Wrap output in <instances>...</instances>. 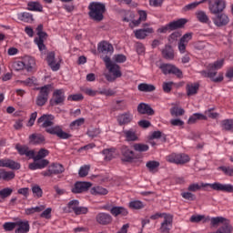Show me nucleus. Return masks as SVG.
I'll list each match as a JSON object with an SVG mask.
<instances>
[{
    "label": "nucleus",
    "instance_id": "obj_1",
    "mask_svg": "<svg viewBox=\"0 0 233 233\" xmlns=\"http://www.w3.org/2000/svg\"><path fill=\"white\" fill-rule=\"evenodd\" d=\"M54 116L53 115H43L37 119L38 125L41 128H45V131L51 136H56L59 139H70L71 134H68L63 130V127L56 125L54 126Z\"/></svg>",
    "mask_w": 233,
    "mask_h": 233
},
{
    "label": "nucleus",
    "instance_id": "obj_2",
    "mask_svg": "<svg viewBox=\"0 0 233 233\" xmlns=\"http://www.w3.org/2000/svg\"><path fill=\"white\" fill-rule=\"evenodd\" d=\"M207 187H209L212 188V190H217L218 192H228V193H233V186L231 184H221L219 182H215L213 184H190L187 187V190L189 192H198V190H201V188H205Z\"/></svg>",
    "mask_w": 233,
    "mask_h": 233
},
{
    "label": "nucleus",
    "instance_id": "obj_3",
    "mask_svg": "<svg viewBox=\"0 0 233 233\" xmlns=\"http://www.w3.org/2000/svg\"><path fill=\"white\" fill-rule=\"evenodd\" d=\"M103 61L106 65V68H107L109 72L108 74H105V77L106 81H108L109 83H114L116 79L123 76V73H121V66L112 62V60L110 59V56H106L103 58Z\"/></svg>",
    "mask_w": 233,
    "mask_h": 233
},
{
    "label": "nucleus",
    "instance_id": "obj_4",
    "mask_svg": "<svg viewBox=\"0 0 233 233\" xmlns=\"http://www.w3.org/2000/svg\"><path fill=\"white\" fill-rule=\"evenodd\" d=\"M225 60L220 59L216 61L214 64H209L208 66V71H200L201 76H203V77H209V79H212L214 83H221V81H223V74L220 73L218 77H216V76L218 75V70L223 66Z\"/></svg>",
    "mask_w": 233,
    "mask_h": 233
},
{
    "label": "nucleus",
    "instance_id": "obj_5",
    "mask_svg": "<svg viewBox=\"0 0 233 233\" xmlns=\"http://www.w3.org/2000/svg\"><path fill=\"white\" fill-rule=\"evenodd\" d=\"M219 225H222L218 229V233H232L233 228L230 225V220L223 218V217H215L211 218V227L213 228H218Z\"/></svg>",
    "mask_w": 233,
    "mask_h": 233
},
{
    "label": "nucleus",
    "instance_id": "obj_6",
    "mask_svg": "<svg viewBox=\"0 0 233 233\" xmlns=\"http://www.w3.org/2000/svg\"><path fill=\"white\" fill-rule=\"evenodd\" d=\"M89 17L94 21H103V14H105V5L97 2H92L89 6Z\"/></svg>",
    "mask_w": 233,
    "mask_h": 233
},
{
    "label": "nucleus",
    "instance_id": "obj_7",
    "mask_svg": "<svg viewBox=\"0 0 233 233\" xmlns=\"http://www.w3.org/2000/svg\"><path fill=\"white\" fill-rule=\"evenodd\" d=\"M39 90L40 92L36 97V105L37 106H45L48 101V96H50V92L54 90V86H52V84L46 85L40 87Z\"/></svg>",
    "mask_w": 233,
    "mask_h": 233
},
{
    "label": "nucleus",
    "instance_id": "obj_8",
    "mask_svg": "<svg viewBox=\"0 0 233 233\" xmlns=\"http://www.w3.org/2000/svg\"><path fill=\"white\" fill-rule=\"evenodd\" d=\"M187 23H188V20L185 19V18H180L178 20L170 22L169 24L166 25L165 26H162L160 28H158V32L160 34H167V32H172L174 30H177V28H183V26H185V25H187Z\"/></svg>",
    "mask_w": 233,
    "mask_h": 233
},
{
    "label": "nucleus",
    "instance_id": "obj_9",
    "mask_svg": "<svg viewBox=\"0 0 233 233\" xmlns=\"http://www.w3.org/2000/svg\"><path fill=\"white\" fill-rule=\"evenodd\" d=\"M227 8V1L226 0H211L208 1V10L210 14L216 15L218 14H222Z\"/></svg>",
    "mask_w": 233,
    "mask_h": 233
},
{
    "label": "nucleus",
    "instance_id": "obj_10",
    "mask_svg": "<svg viewBox=\"0 0 233 233\" xmlns=\"http://www.w3.org/2000/svg\"><path fill=\"white\" fill-rule=\"evenodd\" d=\"M160 69L165 76H167V74H173V76H176L179 79L183 77V71L172 64H162Z\"/></svg>",
    "mask_w": 233,
    "mask_h": 233
},
{
    "label": "nucleus",
    "instance_id": "obj_11",
    "mask_svg": "<svg viewBox=\"0 0 233 233\" xmlns=\"http://www.w3.org/2000/svg\"><path fill=\"white\" fill-rule=\"evenodd\" d=\"M65 172V167L59 163H53L48 167V170L42 172V176L46 177H52V176H57V174H63Z\"/></svg>",
    "mask_w": 233,
    "mask_h": 233
},
{
    "label": "nucleus",
    "instance_id": "obj_12",
    "mask_svg": "<svg viewBox=\"0 0 233 233\" xmlns=\"http://www.w3.org/2000/svg\"><path fill=\"white\" fill-rule=\"evenodd\" d=\"M212 21L215 26L221 28L222 26H227V25L230 23V18H228V15H227L225 13H218L215 15V16L212 18Z\"/></svg>",
    "mask_w": 233,
    "mask_h": 233
},
{
    "label": "nucleus",
    "instance_id": "obj_13",
    "mask_svg": "<svg viewBox=\"0 0 233 233\" xmlns=\"http://www.w3.org/2000/svg\"><path fill=\"white\" fill-rule=\"evenodd\" d=\"M97 50L100 54L107 56V57H110V56L114 54V46H112V44L106 41L100 42L98 44Z\"/></svg>",
    "mask_w": 233,
    "mask_h": 233
},
{
    "label": "nucleus",
    "instance_id": "obj_14",
    "mask_svg": "<svg viewBox=\"0 0 233 233\" xmlns=\"http://www.w3.org/2000/svg\"><path fill=\"white\" fill-rule=\"evenodd\" d=\"M122 161L124 163H132L136 159V155L128 147L123 146L121 147Z\"/></svg>",
    "mask_w": 233,
    "mask_h": 233
},
{
    "label": "nucleus",
    "instance_id": "obj_15",
    "mask_svg": "<svg viewBox=\"0 0 233 233\" xmlns=\"http://www.w3.org/2000/svg\"><path fill=\"white\" fill-rule=\"evenodd\" d=\"M96 221L98 223V225H103L106 227V225H110L112 223V215L105 212H99L96 216Z\"/></svg>",
    "mask_w": 233,
    "mask_h": 233
},
{
    "label": "nucleus",
    "instance_id": "obj_16",
    "mask_svg": "<svg viewBox=\"0 0 233 233\" xmlns=\"http://www.w3.org/2000/svg\"><path fill=\"white\" fill-rule=\"evenodd\" d=\"M134 119V115L130 111H127L125 113H122L117 116L116 121L119 125V127H123L125 125H129V123H132V120Z\"/></svg>",
    "mask_w": 233,
    "mask_h": 233
},
{
    "label": "nucleus",
    "instance_id": "obj_17",
    "mask_svg": "<svg viewBox=\"0 0 233 233\" xmlns=\"http://www.w3.org/2000/svg\"><path fill=\"white\" fill-rule=\"evenodd\" d=\"M90 187H92V183L90 182L77 181L75 183L74 187L71 189V192H73V194H81L83 192H86V190H88Z\"/></svg>",
    "mask_w": 233,
    "mask_h": 233
},
{
    "label": "nucleus",
    "instance_id": "obj_18",
    "mask_svg": "<svg viewBox=\"0 0 233 233\" xmlns=\"http://www.w3.org/2000/svg\"><path fill=\"white\" fill-rule=\"evenodd\" d=\"M0 167L4 168H10V170H19L21 164L10 158L0 159Z\"/></svg>",
    "mask_w": 233,
    "mask_h": 233
},
{
    "label": "nucleus",
    "instance_id": "obj_19",
    "mask_svg": "<svg viewBox=\"0 0 233 233\" xmlns=\"http://www.w3.org/2000/svg\"><path fill=\"white\" fill-rule=\"evenodd\" d=\"M46 62L48 66H50L53 72H57L61 68V64L59 62L56 63V53L50 52L47 54Z\"/></svg>",
    "mask_w": 233,
    "mask_h": 233
},
{
    "label": "nucleus",
    "instance_id": "obj_20",
    "mask_svg": "<svg viewBox=\"0 0 233 233\" xmlns=\"http://www.w3.org/2000/svg\"><path fill=\"white\" fill-rule=\"evenodd\" d=\"M173 217L170 214H164V221L161 223L160 232L169 233L172 228Z\"/></svg>",
    "mask_w": 233,
    "mask_h": 233
},
{
    "label": "nucleus",
    "instance_id": "obj_21",
    "mask_svg": "<svg viewBox=\"0 0 233 233\" xmlns=\"http://www.w3.org/2000/svg\"><path fill=\"white\" fill-rule=\"evenodd\" d=\"M53 96H54L55 99L50 100L51 106H54V105H61V103H64L65 92L63 91V89H56L53 93Z\"/></svg>",
    "mask_w": 233,
    "mask_h": 233
},
{
    "label": "nucleus",
    "instance_id": "obj_22",
    "mask_svg": "<svg viewBox=\"0 0 233 233\" xmlns=\"http://www.w3.org/2000/svg\"><path fill=\"white\" fill-rule=\"evenodd\" d=\"M122 134L127 142L139 141V137H137V133L134 128L123 130Z\"/></svg>",
    "mask_w": 233,
    "mask_h": 233
},
{
    "label": "nucleus",
    "instance_id": "obj_23",
    "mask_svg": "<svg viewBox=\"0 0 233 233\" xmlns=\"http://www.w3.org/2000/svg\"><path fill=\"white\" fill-rule=\"evenodd\" d=\"M15 148L20 156H26V157H29V159H32V157H34V150H30L27 146L16 144Z\"/></svg>",
    "mask_w": 233,
    "mask_h": 233
},
{
    "label": "nucleus",
    "instance_id": "obj_24",
    "mask_svg": "<svg viewBox=\"0 0 233 233\" xmlns=\"http://www.w3.org/2000/svg\"><path fill=\"white\" fill-rule=\"evenodd\" d=\"M50 164V161L46 159H40L38 161H34L33 163L29 164V169L30 170H37L45 168L46 167H48Z\"/></svg>",
    "mask_w": 233,
    "mask_h": 233
},
{
    "label": "nucleus",
    "instance_id": "obj_25",
    "mask_svg": "<svg viewBox=\"0 0 233 233\" xmlns=\"http://www.w3.org/2000/svg\"><path fill=\"white\" fill-rule=\"evenodd\" d=\"M137 112L139 114H147V116H154L156 112L148 104L141 103L137 106Z\"/></svg>",
    "mask_w": 233,
    "mask_h": 233
},
{
    "label": "nucleus",
    "instance_id": "obj_26",
    "mask_svg": "<svg viewBox=\"0 0 233 233\" xmlns=\"http://www.w3.org/2000/svg\"><path fill=\"white\" fill-rule=\"evenodd\" d=\"M187 96L190 97V96H196L199 90L198 83H187L186 86Z\"/></svg>",
    "mask_w": 233,
    "mask_h": 233
},
{
    "label": "nucleus",
    "instance_id": "obj_27",
    "mask_svg": "<svg viewBox=\"0 0 233 233\" xmlns=\"http://www.w3.org/2000/svg\"><path fill=\"white\" fill-rule=\"evenodd\" d=\"M16 227H18L15 233H27L30 232V224H28V221L23 222V221H16Z\"/></svg>",
    "mask_w": 233,
    "mask_h": 233
},
{
    "label": "nucleus",
    "instance_id": "obj_28",
    "mask_svg": "<svg viewBox=\"0 0 233 233\" xmlns=\"http://www.w3.org/2000/svg\"><path fill=\"white\" fill-rule=\"evenodd\" d=\"M207 116L201 113H195L188 118L187 125H194L198 121H207Z\"/></svg>",
    "mask_w": 233,
    "mask_h": 233
},
{
    "label": "nucleus",
    "instance_id": "obj_29",
    "mask_svg": "<svg viewBox=\"0 0 233 233\" xmlns=\"http://www.w3.org/2000/svg\"><path fill=\"white\" fill-rule=\"evenodd\" d=\"M110 214L115 218H117V216H128V210L124 207H113L110 209Z\"/></svg>",
    "mask_w": 233,
    "mask_h": 233
},
{
    "label": "nucleus",
    "instance_id": "obj_30",
    "mask_svg": "<svg viewBox=\"0 0 233 233\" xmlns=\"http://www.w3.org/2000/svg\"><path fill=\"white\" fill-rule=\"evenodd\" d=\"M148 34H154L153 28L138 29L135 31V36L137 39H145Z\"/></svg>",
    "mask_w": 233,
    "mask_h": 233
},
{
    "label": "nucleus",
    "instance_id": "obj_31",
    "mask_svg": "<svg viewBox=\"0 0 233 233\" xmlns=\"http://www.w3.org/2000/svg\"><path fill=\"white\" fill-rule=\"evenodd\" d=\"M195 15L199 23H204L206 25H208V23H210V18L205 11L198 10L196 12Z\"/></svg>",
    "mask_w": 233,
    "mask_h": 233
},
{
    "label": "nucleus",
    "instance_id": "obj_32",
    "mask_svg": "<svg viewBox=\"0 0 233 233\" xmlns=\"http://www.w3.org/2000/svg\"><path fill=\"white\" fill-rule=\"evenodd\" d=\"M48 154L49 151L47 149L41 148L37 155H35V151H33V157H31V159H34V161H41V159H45Z\"/></svg>",
    "mask_w": 233,
    "mask_h": 233
},
{
    "label": "nucleus",
    "instance_id": "obj_33",
    "mask_svg": "<svg viewBox=\"0 0 233 233\" xmlns=\"http://www.w3.org/2000/svg\"><path fill=\"white\" fill-rule=\"evenodd\" d=\"M162 57L164 59H174V49L172 48V46L167 45L164 49H162Z\"/></svg>",
    "mask_w": 233,
    "mask_h": 233
},
{
    "label": "nucleus",
    "instance_id": "obj_34",
    "mask_svg": "<svg viewBox=\"0 0 233 233\" xmlns=\"http://www.w3.org/2000/svg\"><path fill=\"white\" fill-rule=\"evenodd\" d=\"M24 65L27 72H32L34 66H35V59H34L32 56H25L24 58Z\"/></svg>",
    "mask_w": 233,
    "mask_h": 233
},
{
    "label": "nucleus",
    "instance_id": "obj_35",
    "mask_svg": "<svg viewBox=\"0 0 233 233\" xmlns=\"http://www.w3.org/2000/svg\"><path fill=\"white\" fill-rule=\"evenodd\" d=\"M222 130L226 132H232L233 130V119H224L220 122Z\"/></svg>",
    "mask_w": 233,
    "mask_h": 233
},
{
    "label": "nucleus",
    "instance_id": "obj_36",
    "mask_svg": "<svg viewBox=\"0 0 233 233\" xmlns=\"http://www.w3.org/2000/svg\"><path fill=\"white\" fill-rule=\"evenodd\" d=\"M90 192L93 196H106L108 189L103 187H95L91 188Z\"/></svg>",
    "mask_w": 233,
    "mask_h": 233
},
{
    "label": "nucleus",
    "instance_id": "obj_37",
    "mask_svg": "<svg viewBox=\"0 0 233 233\" xmlns=\"http://www.w3.org/2000/svg\"><path fill=\"white\" fill-rule=\"evenodd\" d=\"M191 223H199L202 221L203 223H208V221H211L210 217H205V215H193L190 218Z\"/></svg>",
    "mask_w": 233,
    "mask_h": 233
},
{
    "label": "nucleus",
    "instance_id": "obj_38",
    "mask_svg": "<svg viewBox=\"0 0 233 233\" xmlns=\"http://www.w3.org/2000/svg\"><path fill=\"white\" fill-rule=\"evenodd\" d=\"M137 88L139 92H154V90H156V86L152 84L142 83L138 85Z\"/></svg>",
    "mask_w": 233,
    "mask_h": 233
},
{
    "label": "nucleus",
    "instance_id": "obj_39",
    "mask_svg": "<svg viewBox=\"0 0 233 233\" xmlns=\"http://www.w3.org/2000/svg\"><path fill=\"white\" fill-rule=\"evenodd\" d=\"M29 139H30L31 143H34L35 145H39L41 143H44L45 137L41 134H32L29 137Z\"/></svg>",
    "mask_w": 233,
    "mask_h": 233
},
{
    "label": "nucleus",
    "instance_id": "obj_40",
    "mask_svg": "<svg viewBox=\"0 0 233 233\" xmlns=\"http://www.w3.org/2000/svg\"><path fill=\"white\" fill-rule=\"evenodd\" d=\"M27 6V10H31L33 12H43V5L38 2H30Z\"/></svg>",
    "mask_w": 233,
    "mask_h": 233
},
{
    "label": "nucleus",
    "instance_id": "obj_41",
    "mask_svg": "<svg viewBox=\"0 0 233 233\" xmlns=\"http://www.w3.org/2000/svg\"><path fill=\"white\" fill-rule=\"evenodd\" d=\"M1 174V179L4 181H12L15 177V173L14 171H3Z\"/></svg>",
    "mask_w": 233,
    "mask_h": 233
},
{
    "label": "nucleus",
    "instance_id": "obj_42",
    "mask_svg": "<svg viewBox=\"0 0 233 233\" xmlns=\"http://www.w3.org/2000/svg\"><path fill=\"white\" fill-rule=\"evenodd\" d=\"M114 152H116V149H114V148L104 149L102 151V153L105 156V160L106 161H112V159H114Z\"/></svg>",
    "mask_w": 233,
    "mask_h": 233
},
{
    "label": "nucleus",
    "instance_id": "obj_43",
    "mask_svg": "<svg viewBox=\"0 0 233 233\" xmlns=\"http://www.w3.org/2000/svg\"><path fill=\"white\" fill-rule=\"evenodd\" d=\"M129 208H132L133 210H141V208H145V205L139 200H134L129 202Z\"/></svg>",
    "mask_w": 233,
    "mask_h": 233
},
{
    "label": "nucleus",
    "instance_id": "obj_44",
    "mask_svg": "<svg viewBox=\"0 0 233 233\" xmlns=\"http://www.w3.org/2000/svg\"><path fill=\"white\" fill-rule=\"evenodd\" d=\"M99 134H101V129L97 127H91L86 132L88 137H91L92 139H94V137H97Z\"/></svg>",
    "mask_w": 233,
    "mask_h": 233
},
{
    "label": "nucleus",
    "instance_id": "obj_45",
    "mask_svg": "<svg viewBox=\"0 0 233 233\" xmlns=\"http://www.w3.org/2000/svg\"><path fill=\"white\" fill-rule=\"evenodd\" d=\"M12 192H14V189L11 187H5L0 190V198L1 199H6V198H10L12 196Z\"/></svg>",
    "mask_w": 233,
    "mask_h": 233
},
{
    "label": "nucleus",
    "instance_id": "obj_46",
    "mask_svg": "<svg viewBox=\"0 0 233 233\" xmlns=\"http://www.w3.org/2000/svg\"><path fill=\"white\" fill-rule=\"evenodd\" d=\"M133 148L136 152H147L149 147L146 144L137 143L133 145Z\"/></svg>",
    "mask_w": 233,
    "mask_h": 233
},
{
    "label": "nucleus",
    "instance_id": "obj_47",
    "mask_svg": "<svg viewBox=\"0 0 233 233\" xmlns=\"http://www.w3.org/2000/svg\"><path fill=\"white\" fill-rule=\"evenodd\" d=\"M171 116L175 117H178V116H184L185 115V109L177 106H174L170 109Z\"/></svg>",
    "mask_w": 233,
    "mask_h": 233
},
{
    "label": "nucleus",
    "instance_id": "obj_48",
    "mask_svg": "<svg viewBox=\"0 0 233 233\" xmlns=\"http://www.w3.org/2000/svg\"><path fill=\"white\" fill-rule=\"evenodd\" d=\"M146 167L149 170V172H154V170L159 168V162L156 160H150L147 162Z\"/></svg>",
    "mask_w": 233,
    "mask_h": 233
},
{
    "label": "nucleus",
    "instance_id": "obj_49",
    "mask_svg": "<svg viewBox=\"0 0 233 233\" xmlns=\"http://www.w3.org/2000/svg\"><path fill=\"white\" fill-rule=\"evenodd\" d=\"M32 192L35 198H43V189L41 188V187H39V185L33 186Z\"/></svg>",
    "mask_w": 233,
    "mask_h": 233
},
{
    "label": "nucleus",
    "instance_id": "obj_50",
    "mask_svg": "<svg viewBox=\"0 0 233 233\" xmlns=\"http://www.w3.org/2000/svg\"><path fill=\"white\" fill-rule=\"evenodd\" d=\"M88 172H90V165H85L80 167L78 175L80 177H86L88 176Z\"/></svg>",
    "mask_w": 233,
    "mask_h": 233
},
{
    "label": "nucleus",
    "instance_id": "obj_51",
    "mask_svg": "<svg viewBox=\"0 0 233 233\" xmlns=\"http://www.w3.org/2000/svg\"><path fill=\"white\" fill-rule=\"evenodd\" d=\"M72 210L76 216H81V214H86L88 212V208L85 207H73Z\"/></svg>",
    "mask_w": 233,
    "mask_h": 233
},
{
    "label": "nucleus",
    "instance_id": "obj_52",
    "mask_svg": "<svg viewBox=\"0 0 233 233\" xmlns=\"http://www.w3.org/2000/svg\"><path fill=\"white\" fill-rule=\"evenodd\" d=\"M83 125H85V118L81 117V118H78V119L71 122L69 127L71 129H74V128H77L78 127H81Z\"/></svg>",
    "mask_w": 233,
    "mask_h": 233
},
{
    "label": "nucleus",
    "instance_id": "obj_53",
    "mask_svg": "<svg viewBox=\"0 0 233 233\" xmlns=\"http://www.w3.org/2000/svg\"><path fill=\"white\" fill-rule=\"evenodd\" d=\"M178 162L177 165H185L190 161V157L187 154H178Z\"/></svg>",
    "mask_w": 233,
    "mask_h": 233
},
{
    "label": "nucleus",
    "instance_id": "obj_54",
    "mask_svg": "<svg viewBox=\"0 0 233 233\" xmlns=\"http://www.w3.org/2000/svg\"><path fill=\"white\" fill-rule=\"evenodd\" d=\"M4 229L5 230V232H12V230H14V228H15V227H17L16 222H5L4 225Z\"/></svg>",
    "mask_w": 233,
    "mask_h": 233
},
{
    "label": "nucleus",
    "instance_id": "obj_55",
    "mask_svg": "<svg viewBox=\"0 0 233 233\" xmlns=\"http://www.w3.org/2000/svg\"><path fill=\"white\" fill-rule=\"evenodd\" d=\"M178 157L179 154L172 153L171 155L167 157V161H168V163H175V165H177V163L179 162Z\"/></svg>",
    "mask_w": 233,
    "mask_h": 233
},
{
    "label": "nucleus",
    "instance_id": "obj_56",
    "mask_svg": "<svg viewBox=\"0 0 233 233\" xmlns=\"http://www.w3.org/2000/svg\"><path fill=\"white\" fill-rule=\"evenodd\" d=\"M218 170H222L226 176H229L230 177H233V167H224L221 166L218 167Z\"/></svg>",
    "mask_w": 233,
    "mask_h": 233
},
{
    "label": "nucleus",
    "instance_id": "obj_57",
    "mask_svg": "<svg viewBox=\"0 0 233 233\" xmlns=\"http://www.w3.org/2000/svg\"><path fill=\"white\" fill-rule=\"evenodd\" d=\"M181 196L184 199H187V201H196V195L190 192H183Z\"/></svg>",
    "mask_w": 233,
    "mask_h": 233
},
{
    "label": "nucleus",
    "instance_id": "obj_58",
    "mask_svg": "<svg viewBox=\"0 0 233 233\" xmlns=\"http://www.w3.org/2000/svg\"><path fill=\"white\" fill-rule=\"evenodd\" d=\"M22 21H25V23H32V21H34V16L32 14L25 12L22 14Z\"/></svg>",
    "mask_w": 233,
    "mask_h": 233
},
{
    "label": "nucleus",
    "instance_id": "obj_59",
    "mask_svg": "<svg viewBox=\"0 0 233 233\" xmlns=\"http://www.w3.org/2000/svg\"><path fill=\"white\" fill-rule=\"evenodd\" d=\"M172 85H174V82H164L162 85L163 91L166 94H169L172 90Z\"/></svg>",
    "mask_w": 233,
    "mask_h": 233
},
{
    "label": "nucleus",
    "instance_id": "obj_60",
    "mask_svg": "<svg viewBox=\"0 0 233 233\" xmlns=\"http://www.w3.org/2000/svg\"><path fill=\"white\" fill-rule=\"evenodd\" d=\"M24 85H26V86H32L33 85H37V79L35 76L29 77L25 81H22Z\"/></svg>",
    "mask_w": 233,
    "mask_h": 233
},
{
    "label": "nucleus",
    "instance_id": "obj_61",
    "mask_svg": "<svg viewBox=\"0 0 233 233\" xmlns=\"http://www.w3.org/2000/svg\"><path fill=\"white\" fill-rule=\"evenodd\" d=\"M192 40V33H187L180 38V43H184L185 45H188V41Z\"/></svg>",
    "mask_w": 233,
    "mask_h": 233
},
{
    "label": "nucleus",
    "instance_id": "obj_62",
    "mask_svg": "<svg viewBox=\"0 0 233 233\" xmlns=\"http://www.w3.org/2000/svg\"><path fill=\"white\" fill-rule=\"evenodd\" d=\"M181 35V33L179 32H174L172 33L169 37H168V41L169 43H176V41H177V39H179V36Z\"/></svg>",
    "mask_w": 233,
    "mask_h": 233
},
{
    "label": "nucleus",
    "instance_id": "obj_63",
    "mask_svg": "<svg viewBox=\"0 0 233 233\" xmlns=\"http://www.w3.org/2000/svg\"><path fill=\"white\" fill-rule=\"evenodd\" d=\"M14 68L17 71L25 70V61L23 60V61L15 62Z\"/></svg>",
    "mask_w": 233,
    "mask_h": 233
},
{
    "label": "nucleus",
    "instance_id": "obj_64",
    "mask_svg": "<svg viewBox=\"0 0 233 233\" xmlns=\"http://www.w3.org/2000/svg\"><path fill=\"white\" fill-rule=\"evenodd\" d=\"M114 60L116 63H125V61H127V56H125V55H115Z\"/></svg>",
    "mask_w": 233,
    "mask_h": 233
}]
</instances>
